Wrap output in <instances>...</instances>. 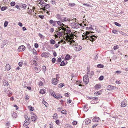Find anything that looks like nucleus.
Here are the masks:
<instances>
[{
    "label": "nucleus",
    "instance_id": "4be33fe9",
    "mask_svg": "<svg viewBox=\"0 0 128 128\" xmlns=\"http://www.w3.org/2000/svg\"><path fill=\"white\" fill-rule=\"evenodd\" d=\"M91 122V121L90 119H87L85 122V123L86 124H89Z\"/></svg>",
    "mask_w": 128,
    "mask_h": 128
},
{
    "label": "nucleus",
    "instance_id": "f257e3e1",
    "mask_svg": "<svg viewBox=\"0 0 128 128\" xmlns=\"http://www.w3.org/2000/svg\"><path fill=\"white\" fill-rule=\"evenodd\" d=\"M93 32L86 31V32H84L82 36L83 37L82 40H90L93 42L97 38V37L95 35H92L90 34V33H92Z\"/></svg>",
    "mask_w": 128,
    "mask_h": 128
},
{
    "label": "nucleus",
    "instance_id": "2eb2a0df",
    "mask_svg": "<svg viewBox=\"0 0 128 128\" xmlns=\"http://www.w3.org/2000/svg\"><path fill=\"white\" fill-rule=\"evenodd\" d=\"M30 117L28 118V120H27L26 121V123H27V124H25V123H24V126H26L28 124L30 123Z\"/></svg>",
    "mask_w": 128,
    "mask_h": 128
},
{
    "label": "nucleus",
    "instance_id": "7c9ffc66",
    "mask_svg": "<svg viewBox=\"0 0 128 128\" xmlns=\"http://www.w3.org/2000/svg\"><path fill=\"white\" fill-rule=\"evenodd\" d=\"M66 64H65L64 60L62 61L60 64V66H63L66 65Z\"/></svg>",
    "mask_w": 128,
    "mask_h": 128
},
{
    "label": "nucleus",
    "instance_id": "5701e85b",
    "mask_svg": "<svg viewBox=\"0 0 128 128\" xmlns=\"http://www.w3.org/2000/svg\"><path fill=\"white\" fill-rule=\"evenodd\" d=\"M32 62L33 63V64L35 66H36L38 65V64L36 62V61L35 60H31Z\"/></svg>",
    "mask_w": 128,
    "mask_h": 128
},
{
    "label": "nucleus",
    "instance_id": "4c0bfd02",
    "mask_svg": "<svg viewBox=\"0 0 128 128\" xmlns=\"http://www.w3.org/2000/svg\"><path fill=\"white\" fill-rule=\"evenodd\" d=\"M104 67V66L103 65L99 64L98 65L97 67L98 68H103Z\"/></svg>",
    "mask_w": 128,
    "mask_h": 128
},
{
    "label": "nucleus",
    "instance_id": "5fc2aeb1",
    "mask_svg": "<svg viewBox=\"0 0 128 128\" xmlns=\"http://www.w3.org/2000/svg\"><path fill=\"white\" fill-rule=\"evenodd\" d=\"M104 76H100L99 78V79L100 80H102L103 79Z\"/></svg>",
    "mask_w": 128,
    "mask_h": 128
},
{
    "label": "nucleus",
    "instance_id": "393cba45",
    "mask_svg": "<svg viewBox=\"0 0 128 128\" xmlns=\"http://www.w3.org/2000/svg\"><path fill=\"white\" fill-rule=\"evenodd\" d=\"M50 43L52 44H54L56 43L55 41L53 39H51L50 41Z\"/></svg>",
    "mask_w": 128,
    "mask_h": 128
},
{
    "label": "nucleus",
    "instance_id": "a18cd8bd",
    "mask_svg": "<svg viewBox=\"0 0 128 128\" xmlns=\"http://www.w3.org/2000/svg\"><path fill=\"white\" fill-rule=\"evenodd\" d=\"M94 74V72L93 71H92L91 72L90 74V77L91 78L92 77V76Z\"/></svg>",
    "mask_w": 128,
    "mask_h": 128
},
{
    "label": "nucleus",
    "instance_id": "9b49d317",
    "mask_svg": "<svg viewBox=\"0 0 128 128\" xmlns=\"http://www.w3.org/2000/svg\"><path fill=\"white\" fill-rule=\"evenodd\" d=\"M94 87L95 89L98 90L101 88V86L100 84H97Z\"/></svg>",
    "mask_w": 128,
    "mask_h": 128
},
{
    "label": "nucleus",
    "instance_id": "f8f14e48",
    "mask_svg": "<svg viewBox=\"0 0 128 128\" xmlns=\"http://www.w3.org/2000/svg\"><path fill=\"white\" fill-rule=\"evenodd\" d=\"M92 120L94 122H98L100 120V118L98 117H95L93 118Z\"/></svg>",
    "mask_w": 128,
    "mask_h": 128
},
{
    "label": "nucleus",
    "instance_id": "aec40b11",
    "mask_svg": "<svg viewBox=\"0 0 128 128\" xmlns=\"http://www.w3.org/2000/svg\"><path fill=\"white\" fill-rule=\"evenodd\" d=\"M10 65L8 64H6L5 67V69L7 71H9L10 70Z\"/></svg>",
    "mask_w": 128,
    "mask_h": 128
},
{
    "label": "nucleus",
    "instance_id": "052dcab7",
    "mask_svg": "<svg viewBox=\"0 0 128 128\" xmlns=\"http://www.w3.org/2000/svg\"><path fill=\"white\" fill-rule=\"evenodd\" d=\"M34 46L35 48H37L38 47V45L37 44L35 43L34 45Z\"/></svg>",
    "mask_w": 128,
    "mask_h": 128
},
{
    "label": "nucleus",
    "instance_id": "473e14b6",
    "mask_svg": "<svg viewBox=\"0 0 128 128\" xmlns=\"http://www.w3.org/2000/svg\"><path fill=\"white\" fill-rule=\"evenodd\" d=\"M114 24L116 26L119 27H120L121 26V25L120 24H119L118 23L116 22H114Z\"/></svg>",
    "mask_w": 128,
    "mask_h": 128
},
{
    "label": "nucleus",
    "instance_id": "6e6552de",
    "mask_svg": "<svg viewBox=\"0 0 128 128\" xmlns=\"http://www.w3.org/2000/svg\"><path fill=\"white\" fill-rule=\"evenodd\" d=\"M49 23L51 24H52L53 26H55L57 23V21L53 20H50Z\"/></svg>",
    "mask_w": 128,
    "mask_h": 128
},
{
    "label": "nucleus",
    "instance_id": "338daca9",
    "mask_svg": "<svg viewBox=\"0 0 128 128\" xmlns=\"http://www.w3.org/2000/svg\"><path fill=\"white\" fill-rule=\"evenodd\" d=\"M39 17L42 19L44 18V16L43 15H39Z\"/></svg>",
    "mask_w": 128,
    "mask_h": 128
},
{
    "label": "nucleus",
    "instance_id": "09e8293b",
    "mask_svg": "<svg viewBox=\"0 0 128 128\" xmlns=\"http://www.w3.org/2000/svg\"><path fill=\"white\" fill-rule=\"evenodd\" d=\"M15 4V3L14 2H12L10 3V5L12 6H14Z\"/></svg>",
    "mask_w": 128,
    "mask_h": 128
},
{
    "label": "nucleus",
    "instance_id": "c03bdc74",
    "mask_svg": "<svg viewBox=\"0 0 128 128\" xmlns=\"http://www.w3.org/2000/svg\"><path fill=\"white\" fill-rule=\"evenodd\" d=\"M75 5V4L74 3H69V4L68 6L71 7H72L74 6Z\"/></svg>",
    "mask_w": 128,
    "mask_h": 128
},
{
    "label": "nucleus",
    "instance_id": "dca6fc26",
    "mask_svg": "<svg viewBox=\"0 0 128 128\" xmlns=\"http://www.w3.org/2000/svg\"><path fill=\"white\" fill-rule=\"evenodd\" d=\"M72 56H70V55L67 54L66 55L65 57V59L66 60H68L72 58Z\"/></svg>",
    "mask_w": 128,
    "mask_h": 128
},
{
    "label": "nucleus",
    "instance_id": "a878e982",
    "mask_svg": "<svg viewBox=\"0 0 128 128\" xmlns=\"http://www.w3.org/2000/svg\"><path fill=\"white\" fill-rule=\"evenodd\" d=\"M12 116L14 118H16L17 116V113L15 112H14L12 114Z\"/></svg>",
    "mask_w": 128,
    "mask_h": 128
},
{
    "label": "nucleus",
    "instance_id": "864d4df0",
    "mask_svg": "<svg viewBox=\"0 0 128 128\" xmlns=\"http://www.w3.org/2000/svg\"><path fill=\"white\" fill-rule=\"evenodd\" d=\"M60 28H61L63 30L65 31H66V28H64L63 26H61L60 27Z\"/></svg>",
    "mask_w": 128,
    "mask_h": 128
},
{
    "label": "nucleus",
    "instance_id": "603ef678",
    "mask_svg": "<svg viewBox=\"0 0 128 128\" xmlns=\"http://www.w3.org/2000/svg\"><path fill=\"white\" fill-rule=\"evenodd\" d=\"M22 7L25 9L26 7V5L25 4H23L22 5Z\"/></svg>",
    "mask_w": 128,
    "mask_h": 128
},
{
    "label": "nucleus",
    "instance_id": "0eeeda50",
    "mask_svg": "<svg viewBox=\"0 0 128 128\" xmlns=\"http://www.w3.org/2000/svg\"><path fill=\"white\" fill-rule=\"evenodd\" d=\"M82 49V47L80 45L76 44L75 45V47L74 48V50L77 51H80Z\"/></svg>",
    "mask_w": 128,
    "mask_h": 128
},
{
    "label": "nucleus",
    "instance_id": "3c124183",
    "mask_svg": "<svg viewBox=\"0 0 128 128\" xmlns=\"http://www.w3.org/2000/svg\"><path fill=\"white\" fill-rule=\"evenodd\" d=\"M67 103L68 104H70L71 103L72 101V100L70 99V98L68 99L67 100Z\"/></svg>",
    "mask_w": 128,
    "mask_h": 128
},
{
    "label": "nucleus",
    "instance_id": "7ed1b4c3",
    "mask_svg": "<svg viewBox=\"0 0 128 128\" xmlns=\"http://www.w3.org/2000/svg\"><path fill=\"white\" fill-rule=\"evenodd\" d=\"M83 81L84 82L86 85L88 84L89 82V80L88 77V75H86L83 76Z\"/></svg>",
    "mask_w": 128,
    "mask_h": 128
},
{
    "label": "nucleus",
    "instance_id": "a211bd4d",
    "mask_svg": "<svg viewBox=\"0 0 128 128\" xmlns=\"http://www.w3.org/2000/svg\"><path fill=\"white\" fill-rule=\"evenodd\" d=\"M103 90H102L98 91L96 92H95L94 94L96 96L100 95L102 94Z\"/></svg>",
    "mask_w": 128,
    "mask_h": 128
},
{
    "label": "nucleus",
    "instance_id": "6ab92c4d",
    "mask_svg": "<svg viewBox=\"0 0 128 128\" xmlns=\"http://www.w3.org/2000/svg\"><path fill=\"white\" fill-rule=\"evenodd\" d=\"M34 70L35 72L36 73L39 72L40 70V67L37 68L36 67H34Z\"/></svg>",
    "mask_w": 128,
    "mask_h": 128
},
{
    "label": "nucleus",
    "instance_id": "e433bc0d",
    "mask_svg": "<svg viewBox=\"0 0 128 128\" xmlns=\"http://www.w3.org/2000/svg\"><path fill=\"white\" fill-rule=\"evenodd\" d=\"M33 12H34V10H32V9H30L28 11V12L27 13L29 14H32Z\"/></svg>",
    "mask_w": 128,
    "mask_h": 128
},
{
    "label": "nucleus",
    "instance_id": "e2e57ef3",
    "mask_svg": "<svg viewBox=\"0 0 128 128\" xmlns=\"http://www.w3.org/2000/svg\"><path fill=\"white\" fill-rule=\"evenodd\" d=\"M38 35L40 38H42L44 37L43 36L42 34L40 33L38 34Z\"/></svg>",
    "mask_w": 128,
    "mask_h": 128
},
{
    "label": "nucleus",
    "instance_id": "72a5a7b5",
    "mask_svg": "<svg viewBox=\"0 0 128 128\" xmlns=\"http://www.w3.org/2000/svg\"><path fill=\"white\" fill-rule=\"evenodd\" d=\"M65 31L68 34H69V35L70 36V33L71 32V31L70 30L66 29Z\"/></svg>",
    "mask_w": 128,
    "mask_h": 128
},
{
    "label": "nucleus",
    "instance_id": "f3484780",
    "mask_svg": "<svg viewBox=\"0 0 128 128\" xmlns=\"http://www.w3.org/2000/svg\"><path fill=\"white\" fill-rule=\"evenodd\" d=\"M68 21V19L67 18L63 16L62 20L61 21L62 22H66Z\"/></svg>",
    "mask_w": 128,
    "mask_h": 128
},
{
    "label": "nucleus",
    "instance_id": "ea45409f",
    "mask_svg": "<svg viewBox=\"0 0 128 128\" xmlns=\"http://www.w3.org/2000/svg\"><path fill=\"white\" fill-rule=\"evenodd\" d=\"M50 7V4H47L46 5V6H45L44 8H49Z\"/></svg>",
    "mask_w": 128,
    "mask_h": 128
},
{
    "label": "nucleus",
    "instance_id": "412c9836",
    "mask_svg": "<svg viewBox=\"0 0 128 128\" xmlns=\"http://www.w3.org/2000/svg\"><path fill=\"white\" fill-rule=\"evenodd\" d=\"M7 41L6 40H4L2 43L1 46V48H3L4 46L6 44Z\"/></svg>",
    "mask_w": 128,
    "mask_h": 128
},
{
    "label": "nucleus",
    "instance_id": "79ce46f5",
    "mask_svg": "<svg viewBox=\"0 0 128 128\" xmlns=\"http://www.w3.org/2000/svg\"><path fill=\"white\" fill-rule=\"evenodd\" d=\"M27 46L28 48L29 49V50H31L32 48L30 44H27Z\"/></svg>",
    "mask_w": 128,
    "mask_h": 128
},
{
    "label": "nucleus",
    "instance_id": "9d476101",
    "mask_svg": "<svg viewBox=\"0 0 128 128\" xmlns=\"http://www.w3.org/2000/svg\"><path fill=\"white\" fill-rule=\"evenodd\" d=\"M56 95L54 98L56 99H60L62 98V97L61 95L58 94H55Z\"/></svg>",
    "mask_w": 128,
    "mask_h": 128
},
{
    "label": "nucleus",
    "instance_id": "4468645a",
    "mask_svg": "<svg viewBox=\"0 0 128 128\" xmlns=\"http://www.w3.org/2000/svg\"><path fill=\"white\" fill-rule=\"evenodd\" d=\"M115 88L114 86H112L111 85H109L107 86V89L108 90H111L114 89Z\"/></svg>",
    "mask_w": 128,
    "mask_h": 128
},
{
    "label": "nucleus",
    "instance_id": "4d7b16f0",
    "mask_svg": "<svg viewBox=\"0 0 128 128\" xmlns=\"http://www.w3.org/2000/svg\"><path fill=\"white\" fill-rule=\"evenodd\" d=\"M62 59L60 57L58 58V60H57V61L58 62H60L61 61Z\"/></svg>",
    "mask_w": 128,
    "mask_h": 128
},
{
    "label": "nucleus",
    "instance_id": "f704fd0d",
    "mask_svg": "<svg viewBox=\"0 0 128 128\" xmlns=\"http://www.w3.org/2000/svg\"><path fill=\"white\" fill-rule=\"evenodd\" d=\"M126 104L124 102H122V103L121 106L122 107H124L126 106Z\"/></svg>",
    "mask_w": 128,
    "mask_h": 128
},
{
    "label": "nucleus",
    "instance_id": "58836bf2",
    "mask_svg": "<svg viewBox=\"0 0 128 128\" xmlns=\"http://www.w3.org/2000/svg\"><path fill=\"white\" fill-rule=\"evenodd\" d=\"M62 22H61V21H57V24H58V25L60 26H61V23Z\"/></svg>",
    "mask_w": 128,
    "mask_h": 128
},
{
    "label": "nucleus",
    "instance_id": "774afa93",
    "mask_svg": "<svg viewBox=\"0 0 128 128\" xmlns=\"http://www.w3.org/2000/svg\"><path fill=\"white\" fill-rule=\"evenodd\" d=\"M29 97L28 96V94H26V100H28V99H29Z\"/></svg>",
    "mask_w": 128,
    "mask_h": 128
},
{
    "label": "nucleus",
    "instance_id": "20e7f679",
    "mask_svg": "<svg viewBox=\"0 0 128 128\" xmlns=\"http://www.w3.org/2000/svg\"><path fill=\"white\" fill-rule=\"evenodd\" d=\"M56 78H54L52 79V83L54 85H56L58 83V74H56Z\"/></svg>",
    "mask_w": 128,
    "mask_h": 128
},
{
    "label": "nucleus",
    "instance_id": "ddd939ff",
    "mask_svg": "<svg viewBox=\"0 0 128 128\" xmlns=\"http://www.w3.org/2000/svg\"><path fill=\"white\" fill-rule=\"evenodd\" d=\"M36 116L35 115L34 116H32L31 117V118L32 122H34L36 121Z\"/></svg>",
    "mask_w": 128,
    "mask_h": 128
},
{
    "label": "nucleus",
    "instance_id": "423d86ee",
    "mask_svg": "<svg viewBox=\"0 0 128 128\" xmlns=\"http://www.w3.org/2000/svg\"><path fill=\"white\" fill-rule=\"evenodd\" d=\"M63 17V16L60 14H57L56 16V17L58 19V20H60L61 21L62 20V18Z\"/></svg>",
    "mask_w": 128,
    "mask_h": 128
},
{
    "label": "nucleus",
    "instance_id": "de8ad7c7",
    "mask_svg": "<svg viewBox=\"0 0 128 128\" xmlns=\"http://www.w3.org/2000/svg\"><path fill=\"white\" fill-rule=\"evenodd\" d=\"M29 107L30 110V111H33L34 110V108L32 106H28Z\"/></svg>",
    "mask_w": 128,
    "mask_h": 128
},
{
    "label": "nucleus",
    "instance_id": "37998d69",
    "mask_svg": "<svg viewBox=\"0 0 128 128\" xmlns=\"http://www.w3.org/2000/svg\"><path fill=\"white\" fill-rule=\"evenodd\" d=\"M119 47L117 45H116V46H114L113 48V49L114 50H116V49H117Z\"/></svg>",
    "mask_w": 128,
    "mask_h": 128
},
{
    "label": "nucleus",
    "instance_id": "8fccbe9b",
    "mask_svg": "<svg viewBox=\"0 0 128 128\" xmlns=\"http://www.w3.org/2000/svg\"><path fill=\"white\" fill-rule=\"evenodd\" d=\"M8 22L7 21H5L4 23V26L5 27H6L8 25Z\"/></svg>",
    "mask_w": 128,
    "mask_h": 128
},
{
    "label": "nucleus",
    "instance_id": "6e6d98bb",
    "mask_svg": "<svg viewBox=\"0 0 128 128\" xmlns=\"http://www.w3.org/2000/svg\"><path fill=\"white\" fill-rule=\"evenodd\" d=\"M56 60V58H53L52 60V62L53 63H54L55 62Z\"/></svg>",
    "mask_w": 128,
    "mask_h": 128
},
{
    "label": "nucleus",
    "instance_id": "49530a36",
    "mask_svg": "<svg viewBox=\"0 0 128 128\" xmlns=\"http://www.w3.org/2000/svg\"><path fill=\"white\" fill-rule=\"evenodd\" d=\"M58 34L60 36H61L62 35V34L61 32H59L58 33Z\"/></svg>",
    "mask_w": 128,
    "mask_h": 128
},
{
    "label": "nucleus",
    "instance_id": "c756f323",
    "mask_svg": "<svg viewBox=\"0 0 128 128\" xmlns=\"http://www.w3.org/2000/svg\"><path fill=\"white\" fill-rule=\"evenodd\" d=\"M40 93L43 94L45 93V91L44 89H42L40 90Z\"/></svg>",
    "mask_w": 128,
    "mask_h": 128
},
{
    "label": "nucleus",
    "instance_id": "cd10ccee",
    "mask_svg": "<svg viewBox=\"0 0 128 128\" xmlns=\"http://www.w3.org/2000/svg\"><path fill=\"white\" fill-rule=\"evenodd\" d=\"M32 51L33 54H34L35 55H37V53L36 51L34 48L32 49Z\"/></svg>",
    "mask_w": 128,
    "mask_h": 128
},
{
    "label": "nucleus",
    "instance_id": "680f3d73",
    "mask_svg": "<svg viewBox=\"0 0 128 128\" xmlns=\"http://www.w3.org/2000/svg\"><path fill=\"white\" fill-rule=\"evenodd\" d=\"M62 22L61 23V26H64L65 27H66L67 28H68V26H66L64 24H63Z\"/></svg>",
    "mask_w": 128,
    "mask_h": 128
},
{
    "label": "nucleus",
    "instance_id": "bb28decb",
    "mask_svg": "<svg viewBox=\"0 0 128 128\" xmlns=\"http://www.w3.org/2000/svg\"><path fill=\"white\" fill-rule=\"evenodd\" d=\"M42 103L45 105V106L46 107H47L48 106V104L47 102H46L45 100H44V101H42Z\"/></svg>",
    "mask_w": 128,
    "mask_h": 128
},
{
    "label": "nucleus",
    "instance_id": "bf43d9fd",
    "mask_svg": "<svg viewBox=\"0 0 128 128\" xmlns=\"http://www.w3.org/2000/svg\"><path fill=\"white\" fill-rule=\"evenodd\" d=\"M61 113L62 114H66V110H63L61 112Z\"/></svg>",
    "mask_w": 128,
    "mask_h": 128
},
{
    "label": "nucleus",
    "instance_id": "a19ab883",
    "mask_svg": "<svg viewBox=\"0 0 128 128\" xmlns=\"http://www.w3.org/2000/svg\"><path fill=\"white\" fill-rule=\"evenodd\" d=\"M7 8V7L6 6H3L1 8V10L2 11H4L6 10Z\"/></svg>",
    "mask_w": 128,
    "mask_h": 128
},
{
    "label": "nucleus",
    "instance_id": "b1692460",
    "mask_svg": "<svg viewBox=\"0 0 128 128\" xmlns=\"http://www.w3.org/2000/svg\"><path fill=\"white\" fill-rule=\"evenodd\" d=\"M64 84L63 83H62L58 85V87L60 88H61L64 86Z\"/></svg>",
    "mask_w": 128,
    "mask_h": 128
},
{
    "label": "nucleus",
    "instance_id": "1a4fd4ad",
    "mask_svg": "<svg viewBox=\"0 0 128 128\" xmlns=\"http://www.w3.org/2000/svg\"><path fill=\"white\" fill-rule=\"evenodd\" d=\"M25 49V47L23 45L20 46L18 48V50L20 52L23 51Z\"/></svg>",
    "mask_w": 128,
    "mask_h": 128
},
{
    "label": "nucleus",
    "instance_id": "c85d7f7f",
    "mask_svg": "<svg viewBox=\"0 0 128 128\" xmlns=\"http://www.w3.org/2000/svg\"><path fill=\"white\" fill-rule=\"evenodd\" d=\"M3 84L4 86H8V83L7 81L4 80L3 82Z\"/></svg>",
    "mask_w": 128,
    "mask_h": 128
},
{
    "label": "nucleus",
    "instance_id": "c9c22d12",
    "mask_svg": "<svg viewBox=\"0 0 128 128\" xmlns=\"http://www.w3.org/2000/svg\"><path fill=\"white\" fill-rule=\"evenodd\" d=\"M42 70L43 71L45 72L46 71V66H43L42 68Z\"/></svg>",
    "mask_w": 128,
    "mask_h": 128
},
{
    "label": "nucleus",
    "instance_id": "f03ea898",
    "mask_svg": "<svg viewBox=\"0 0 128 128\" xmlns=\"http://www.w3.org/2000/svg\"><path fill=\"white\" fill-rule=\"evenodd\" d=\"M73 37H71L70 36L68 35H67V38L66 39V40L67 41L68 43H69L70 45L71 46H73L72 45V42L74 41L73 40H71L72 39Z\"/></svg>",
    "mask_w": 128,
    "mask_h": 128
},
{
    "label": "nucleus",
    "instance_id": "0e129e2a",
    "mask_svg": "<svg viewBox=\"0 0 128 128\" xmlns=\"http://www.w3.org/2000/svg\"><path fill=\"white\" fill-rule=\"evenodd\" d=\"M87 105L86 104H85L84 105V107L83 110L84 111H86V106H87Z\"/></svg>",
    "mask_w": 128,
    "mask_h": 128
},
{
    "label": "nucleus",
    "instance_id": "69168bd1",
    "mask_svg": "<svg viewBox=\"0 0 128 128\" xmlns=\"http://www.w3.org/2000/svg\"><path fill=\"white\" fill-rule=\"evenodd\" d=\"M98 54H96V56H95L94 57V58L95 60H97L98 58Z\"/></svg>",
    "mask_w": 128,
    "mask_h": 128
},
{
    "label": "nucleus",
    "instance_id": "39448f33",
    "mask_svg": "<svg viewBox=\"0 0 128 128\" xmlns=\"http://www.w3.org/2000/svg\"><path fill=\"white\" fill-rule=\"evenodd\" d=\"M50 54L48 52H44L42 54L41 56L42 57L47 58L49 56Z\"/></svg>",
    "mask_w": 128,
    "mask_h": 128
},
{
    "label": "nucleus",
    "instance_id": "13d9d810",
    "mask_svg": "<svg viewBox=\"0 0 128 128\" xmlns=\"http://www.w3.org/2000/svg\"><path fill=\"white\" fill-rule=\"evenodd\" d=\"M72 123L73 125H76L77 124V122L76 121H74Z\"/></svg>",
    "mask_w": 128,
    "mask_h": 128
},
{
    "label": "nucleus",
    "instance_id": "2f4dec72",
    "mask_svg": "<svg viewBox=\"0 0 128 128\" xmlns=\"http://www.w3.org/2000/svg\"><path fill=\"white\" fill-rule=\"evenodd\" d=\"M53 118L54 119H56L57 118V114H54L53 116Z\"/></svg>",
    "mask_w": 128,
    "mask_h": 128
}]
</instances>
